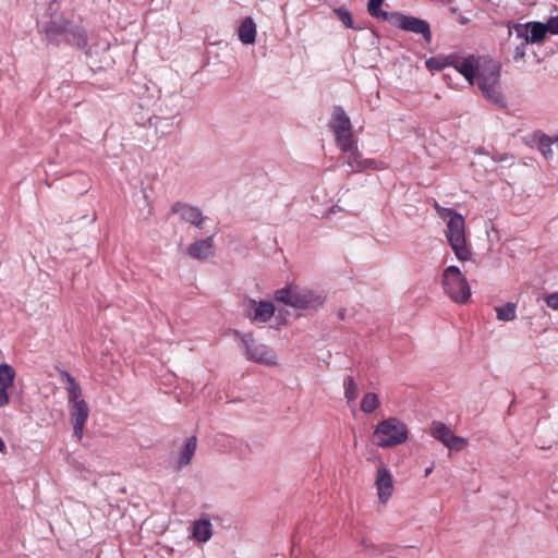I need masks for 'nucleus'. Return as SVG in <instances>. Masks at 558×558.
<instances>
[{
	"mask_svg": "<svg viewBox=\"0 0 558 558\" xmlns=\"http://www.w3.org/2000/svg\"><path fill=\"white\" fill-rule=\"evenodd\" d=\"M435 209L440 218L447 222L446 236L458 259H470L471 250L466 244L465 221L462 215L452 208L441 207L437 203Z\"/></svg>",
	"mask_w": 558,
	"mask_h": 558,
	"instance_id": "obj_1",
	"label": "nucleus"
},
{
	"mask_svg": "<svg viewBox=\"0 0 558 558\" xmlns=\"http://www.w3.org/2000/svg\"><path fill=\"white\" fill-rule=\"evenodd\" d=\"M509 37L514 33L521 43L514 48L512 59L519 62L524 59L527 45H542L548 34V27L542 22L507 24Z\"/></svg>",
	"mask_w": 558,
	"mask_h": 558,
	"instance_id": "obj_2",
	"label": "nucleus"
},
{
	"mask_svg": "<svg viewBox=\"0 0 558 558\" xmlns=\"http://www.w3.org/2000/svg\"><path fill=\"white\" fill-rule=\"evenodd\" d=\"M373 437L377 447L391 448L407 441L409 429L401 420L389 417L377 424Z\"/></svg>",
	"mask_w": 558,
	"mask_h": 558,
	"instance_id": "obj_3",
	"label": "nucleus"
},
{
	"mask_svg": "<svg viewBox=\"0 0 558 558\" xmlns=\"http://www.w3.org/2000/svg\"><path fill=\"white\" fill-rule=\"evenodd\" d=\"M499 65L494 61H485L476 73V84L486 99L493 104L504 106V98L499 92Z\"/></svg>",
	"mask_w": 558,
	"mask_h": 558,
	"instance_id": "obj_4",
	"label": "nucleus"
},
{
	"mask_svg": "<svg viewBox=\"0 0 558 558\" xmlns=\"http://www.w3.org/2000/svg\"><path fill=\"white\" fill-rule=\"evenodd\" d=\"M442 287L456 303H465L471 296L469 282L457 266H449L444 270Z\"/></svg>",
	"mask_w": 558,
	"mask_h": 558,
	"instance_id": "obj_5",
	"label": "nucleus"
},
{
	"mask_svg": "<svg viewBox=\"0 0 558 558\" xmlns=\"http://www.w3.org/2000/svg\"><path fill=\"white\" fill-rule=\"evenodd\" d=\"M275 298L278 302L295 308H308L323 303L320 296L292 286L278 290Z\"/></svg>",
	"mask_w": 558,
	"mask_h": 558,
	"instance_id": "obj_6",
	"label": "nucleus"
},
{
	"mask_svg": "<svg viewBox=\"0 0 558 558\" xmlns=\"http://www.w3.org/2000/svg\"><path fill=\"white\" fill-rule=\"evenodd\" d=\"M241 340L247 360L266 366L277 365L275 351L266 344L256 342L252 333L241 335Z\"/></svg>",
	"mask_w": 558,
	"mask_h": 558,
	"instance_id": "obj_7",
	"label": "nucleus"
},
{
	"mask_svg": "<svg viewBox=\"0 0 558 558\" xmlns=\"http://www.w3.org/2000/svg\"><path fill=\"white\" fill-rule=\"evenodd\" d=\"M448 62L450 63V66H453L458 73L462 74L471 85L474 84L476 73L481 66L480 58L469 56L468 58L460 60L457 54H449Z\"/></svg>",
	"mask_w": 558,
	"mask_h": 558,
	"instance_id": "obj_8",
	"label": "nucleus"
},
{
	"mask_svg": "<svg viewBox=\"0 0 558 558\" xmlns=\"http://www.w3.org/2000/svg\"><path fill=\"white\" fill-rule=\"evenodd\" d=\"M398 27L405 32L420 34L427 41H432V33L429 24L425 20H421L415 16H409L404 14L397 15Z\"/></svg>",
	"mask_w": 558,
	"mask_h": 558,
	"instance_id": "obj_9",
	"label": "nucleus"
},
{
	"mask_svg": "<svg viewBox=\"0 0 558 558\" xmlns=\"http://www.w3.org/2000/svg\"><path fill=\"white\" fill-rule=\"evenodd\" d=\"M375 486L377 489L378 499L383 505L391 498L395 487L393 480L390 471L381 464L376 472Z\"/></svg>",
	"mask_w": 558,
	"mask_h": 558,
	"instance_id": "obj_10",
	"label": "nucleus"
},
{
	"mask_svg": "<svg viewBox=\"0 0 558 558\" xmlns=\"http://www.w3.org/2000/svg\"><path fill=\"white\" fill-rule=\"evenodd\" d=\"M89 415V408L86 401H76L70 405V417L73 424V434L81 440L84 433V427Z\"/></svg>",
	"mask_w": 558,
	"mask_h": 558,
	"instance_id": "obj_11",
	"label": "nucleus"
},
{
	"mask_svg": "<svg viewBox=\"0 0 558 558\" xmlns=\"http://www.w3.org/2000/svg\"><path fill=\"white\" fill-rule=\"evenodd\" d=\"M70 22L61 16L51 19L43 26V31L50 43L60 45L66 35Z\"/></svg>",
	"mask_w": 558,
	"mask_h": 558,
	"instance_id": "obj_12",
	"label": "nucleus"
},
{
	"mask_svg": "<svg viewBox=\"0 0 558 558\" xmlns=\"http://www.w3.org/2000/svg\"><path fill=\"white\" fill-rule=\"evenodd\" d=\"M16 373L14 368L7 364H0V408L9 404L10 397L8 390L13 387Z\"/></svg>",
	"mask_w": 558,
	"mask_h": 558,
	"instance_id": "obj_13",
	"label": "nucleus"
},
{
	"mask_svg": "<svg viewBox=\"0 0 558 558\" xmlns=\"http://www.w3.org/2000/svg\"><path fill=\"white\" fill-rule=\"evenodd\" d=\"M171 213L179 215L181 220L186 221L196 227H201L204 221L202 211L198 208L190 206L187 204H183V203L173 204L171 207Z\"/></svg>",
	"mask_w": 558,
	"mask_h": 558,
	"instance_id": "obj_14",
	"label": "nucleus"
},
{
	"mask_svg": "<svg viewBox=\"0 0 558 558\" xmlns=\"http://www.w3.org/2000/svg\"><path fill=\"white\" fill-rule=\"evenodd\" d=\"M187 253L195 259H206L214 255V236L209 235L204 240L195 241L187 247Z\"/></svg>",
	"mask_w": 558,
	"mask_h": 558,
	"instance_id": "obj_15",
	"label": "nucleus"
},
{
	"mask_svg": "<svg viewBox=\"0 0 558 558\" xmlns=\"http://www.w3.org/2000/svg\"><path fill=\"white\" fill-rule=\"evenodd\" d=\"M251 306L254 310V312L248 313V316L254 322L266 323L272 317L275 313V306L271 302L262 301L259 303H256L255 301H253L251 302Z\"/></svg>",
	"mask_w": 558,
	"mask_h": 558,
	"instance_id": "obj_16",
	"label": "nucleus"
},
{
	"mask_svg": "<svg viewBox=\"0 0 558 558\" xmlns=\"http://www.w3.org/2000/svg\"><path fill=\"white\" fill-rule=\"evenodd\" d=\"M331 129L335 134L352 131L351 121L341 107H335L333 109Z\"/></svg>",
	"mask_w": 558,
	"mask_h": 558,
	"instance_id": "obj_17",
	"label": "nucleus"
},
{
	"mask_svg": "<svg viewBox=\"0 0 558 558\" xmlns=\"http://www.w3.org/2000/svg\"><path fill=\"white\" fill-rule=\"evenodd\" d=\"M238 36L244 45H251L256 39V25L252 17H245L239 26Z\"/></svg>",
	"mask_w": 558,
	"mask_h": 558,
	"instance_id": "obj_18",
	"label": "nucleus"
},
{
	"mask_svg": "<svg viewBox=\"0 0 558 558\" xmlns=\"http://www.w3.org/2000/svg\"><path fill=\"white\" fill-rule=\"evenodd\" d=\"M213 535L211 523L208 520H197L193 524L192 536L198 542H207Z\"/></svg>",
	"mask_w": 558,
	"mask_h": 558,
	"instance_id": "obj_19",
	"label": "nucleus"
},
{
	"mask_svg": "<svg viewBox=\"0 0 558 558\" xmlns=\"http://www.w3.org/2000/svg\"><path fill=\"white\" fill-rule=\"evenodd\" d=\"M62 43L84 48L87 45V37L82 28L72 27V25L70 24L69 31L64 36Z\"/></svg>",
	"mask_w": 558,
	"mask_h": 558,
	"instance_id": "obj_20",
	"label": "nucleus"
},
{
	"mask_svg": "<svg viewBox=\"0 0 558 558\" xmlns=\"http://www.w3.org/2000/svg\"><path fill=\"white\" fill-rule=\"evenodd\" d=\"M337 146L340 148L342 154H347L348 151L357 147V140L354 137L352 131L335 134Z\"/></svg>",
	"mask_w": 558,
	"mask_h": 558,
	"instance_id": "obj_21",
	"label": "nucleus"
},
{
	"mask_svg": "<svg viewBox=\"0 0 558 558\" xmlns=\"http://www.w3.org/2000/svg\"><path fill=\"white\" fill-rule=\"evenodd\" d=\"M197 439L195 436L187 438L184 448L180 452L179 468L191 463L192 458L196 451Z\"/></svg>",
	"mask_w": 558,
	"mask_h": 558,
	"instance_id": "obj_22",
	"label": "nucleus"
},
{
	"mask_svg": "<svg viewBox=\"0 0 558 558\" xmlns=\"http://www.w3.org/2000/svg\"><path fill=\"white\" fill-rule=\"evenodd\" d=\"M430 434L434 438L441 441L445 446L451 440L453 433L444 423L434 422L430 428Z\"/></svg>",
	"mask_w": 558,
	"mask_h": 558,
	"instance_id": "obj_23",
	"label": "nucleus"
},
{
	"mask_svg": "<svg viewBox=\"0 0 558 558\" xmlns=\"http://www.w3.org/2000/svg\"><path fill=\"white\" fill-rule=\"evenodd\" d=\"M64 377L68 383L66 390L69 395V402L75 403L76 401H85L81 398V387L75 379L69 373H64Z\"/></svg>",
	"mask_w": 558,
	"mask_h": 558,
	"instance_id": "obj_24",
	"label": "nucleus"
},
{
	"mask_svg": "<svg viewBox=\"0 0 558 558\" xmlns=\"http://www.w3.org/2000/svg\"><path fill=\"white\" fill-rule=\"evenodd\" d=\"M343 157L347 160V165L351 168L353 172H361L363 157L359 147L343 154Z\"/></svg>",
	"mask_w": 558,
	"mask_h": 558,
	"instance_id": "obj_25",
	"label": "nucleus"
},
{
	"mask_svg": "<svg viewBox=\"0 0 558 558\" xmlns=\"http://www.w3.org/2000/svg\"><path fill=\"white\" fill-rule=\"evenodd\" d=\"M379 398L374 392H367L363 396L361 401V410L364 413H373L379 407Z\"/></svg>",
	"mask_w": 558,
	"mask_h": 558,
	"instance_id": "obj_26",
	"label": "nucleus"
},
{
	"mask_svg": "<svg viewBox=\"0 0 558 558\" xmlns=\"http://www.w3.org/2000/svg\"><path fill=\"white\" fill-rule=\"evenodd\" d=\"M344 386V397L349 404L353 403L357 396H359V389L357 385L352 376H348L344 378L343 381Z\"/></svg>",
	"mask_w": 558,
	"mask_h": 558,
	"instance_id": "obj_27",
	"label": "nucleus"
},
{
	"mask_svg": "<svg viewBox=\"0 0 558 558\" xmlns=\"http://www.w3.org/2000/svg\"><path fill=\"white\" fill-rule=\"evenodd\" d=\"M515 308L517 305L514 303H507L505 306L496 307L497 318L504 322H510L515 318Z\"/></svg>",
	"mask_w": 558,
	"mask_h": 558,
	"instance_id": "obj_28",
	"label": "nucleus"
},
{
	"mask_svg": "<svg viewBox=\"0 0 558 558\" xmlns=\"http://www.w3.org/2000/svg\"><path fill=\"white\" fill-rule=\"evenodd\" d=\"M553 143H555L554 138L549 137L546 134H541L538 138V149L545 158H550L553 156Z\"/></svg>",
	"mask_w": 558,
	"mask_h": 558,
	"instance_id": "obj_29",
	"label": "nucleus"
},
{
	"mask_svg": "<svg viewBox=\"0 0 558 558\" xmlns=\"http://www.w3.org/2000/svg\"><path fill=\"white\" fill-rule=\"evenodd\" d=\"M384 0H368L367 11L373 17L387 20V13L380 10Z\"/></svg>",
	"mask_w": 558,
	"mask_h": 558,
	"instance_id": "obj_30",
	"label": "nucleus"
},
{
	"mask_svg": "<svg viewBox=\"0 0 558 558\" xmlns=\"http://www.w3.org/2000/svg\"><path fill=\"white\" fill-rule=\"evenodd\" d=\"M448 61H449V56L442 57V58H440V57L432 58V59L427 60L426 65L430 70L440 71V70L445 69L446 66H450V63Z\"/></svg>",
	"mask_w": 558,
	"mask_h": 558,
	"instance_id": "obj_31",
	"label": "nucleus"
},
{
	"mask_svg": "<svg viewBox=\"0 0 558 558\" xmlns=\"http://www.w3.org/2000/svg\"><path fill=\"white\" fill-rule=\"evenodd\" d=\"M333 13L348 28H355L352 16L348 10L338 8L333 10Z\"/></svg>",
	"mask_w": 558,
	"mask_h": 558,
	"instance_id": "obj_32",
	"label": "nucleus"
},
{
	"mask_svg": "<svg viewBox=\"0 0 558 558\" xmlns=\"http://www.w3.org/2000/svg\"><path fill=\"white\" fill-rule=\"evenodd\" d=\"M466 445H468V440L465 438L453 434L451 440H449V442L447 444L446 447L449 448L450 450L460 451L463 448H465Z\"/></svg>",
	"mask_w": 558,
	"mask_h": 558,
	"instance_id": "obj_33",
	"label": "nucleus"
},
{
	"mask_svg": "<svg viewBox=\"0 0 558 558\" xmlns=\"http://www.w3.org/2000/svg\"><path fill=\"white\" fill-rule=\"evenodd\" d=\"M545 302L548 307L553 308L554 311H558V292L548 294L545 298Z\"/></svg>",
	"mask_w": 558,
	"mask_h": 558,
	"instance_id": "obj_34",
	"label": "nucleus"
},
{
	"mask_svg": "<svg viewBox=\"0 0 558 558\" xmlns=\"http://www.w3.org/2000/svg\"><path fill=\"white\" fill-rule=\"evenodd\" d=\"M545 24L548 27V33L558 34V16L550 17Z\"/></svg>",
	"mask_w": 558,
	"mask_h": 558,
	"instance_id": "obj_35",
	"label": "nucleus"
},
{
	"mask_svg": "<svg viewBox=\"0 0 558 558\" xmlns=\"http://www.w3.org/2000/svg\"><path fill=\"white\" fill-rule=\"evenodd\" d=\"M366 169H378V162L375 159H363L361 171Z\"/></svg>",
	"mask_w": 558,
	"mask_h": 558,
	"instance_id": "obj_36",
	"label": "nucleus"
},
{
	"mask_svg": "<svg viewBox=\"0 0 558 558\" xmlns=\"http://www.w3.org/2000/svg\"><path fill=\"white\" fill-rule=\"evenodd\" d=\"M5 449H7L5 444H4V441L2 440V438L0 437V452H1V453H4V452H5Z\"/></svg>",
	"mask_w": 558,
	"mask_h": 558,
	"instance_id": "obj_37",
	"label": "nucleus"
},
{
	"mask_svg": "<svg viewBox=\"0 0 558 558\" xmlns=\"http://www.w3.org/2000/svg\"><path fill=\"white\" fill-rule=\"evenodd\" d=\"M430 472H432V469H430V468H428V469L425 471V476H428V475L430 474Z\"/></svg>",
	"mask_w": 558,
	"mask_h": 558,
	"instance_id": "obj_38",
	"label": "nucleus"
},
{
	"mask_svg": "<svg viewBox=\"0 0 558 558\" xmlns=\"http://www.w3.org/2000/svg\"><path fill=\"white\" fill-rule=\"evenodd\" d=\"M555 143H558V135L554 138Z\"/></svg>",
	"mask_w": 558,
	"mask_h": 558,
	"instance_id": "obj_39",
	"label": "nucleus"
}]
</instances>
